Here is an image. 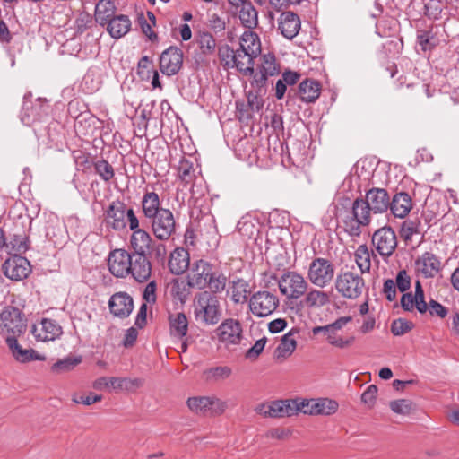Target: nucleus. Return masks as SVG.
Listing matches in <instances>:
<instances>
[{
    "label": "nucleus",
    "instance_id": "dca6fc26",
    "mask_svg": "<svg viewBox=\"0 0 459 459\" xmlns=\"http://www.w3.org/2000/svg\"><path fill=\"white\" fill-rule=\"evenodd\" d=\"M3 272L10 280L18 281L26 279L30 274L31 265L26 257L13 255L4 263Z\"/></svg>",
    "mask_w": 459,
    "mask_h": 459
},
{
    "label": "nucleus",
    "instance_id": "f3484780",
    "mask_svg": "<svg viewBox=\"0 0 459 459\" xmlns=\"http://www.w3.org/2000/svg\"><path fill=\"white\" fill-rule=\"evenodd\" d=\"M300 405L303 408V413L308 415L330 416L339 408L338 403L329 398L301 399Z\"/></svg>",
    "mask_w": 459,
    "mask_h": 459
},
{
    "label": "nucleus",
    "instance_id": "0eeeda50",
    "mask_svg": "<svg viewBox=\"0 0 459 459\" xmlns=\"http://www.w3.org/2000/svg\"><path fill=\"white\" fill-rule=\"evenodd\" d=\"M186 404L195 414L210 417L221 415L227 409V403L215 395L189 397Z\"/></svg>",
    "mask_w": 459,
    "mask_h": 459
},
{
    "label": "nucleus",
    "instance_id": "603ef678",
    "mask_svg": "<svg viewBox=\"0 0 459 459\" xmlns=\"http://www.w3.org/2000/svg\"><path fill=\"white\" fill-rule=\"evenodd\" d=\"M261 71L270 76L276 75L280 73V66L277 64L275 56L273 54L268 53L263 56Z\"/></svg>",
    "mask_w": 459,
    "mask_h": 459
},
{
    "label": "nucleus",
    "instance_id": "052dcab7",
    "mask_svg": "<svg viewBox=\"0 0 459 459\" xmlns=\"http://www.w3.org/2000/svg\"><path fill=\"white\" fill-rule=\"evenodd\" d=\"M394 282L401 292L407 293L406 291L411 288V280L405 270H401L397 273Z\"/></svg>",
    "mask_w": 459,
    "mask_h": 459
},
{
    "label": "nucleus",
    "instance_id": "58836bf2",
    "mask_svg": "<svg viewBox=\"0 0 459 459\" xmlns=\"http://www.w3.org/2000/svg\"><path fill=\"white\" fill-rule=\"evenodd\" d=\"M354 258L360 273H368L371 268V254L366 244L359 245L354 252Z\"/></svg>",
    "mask_w": 459,
    "mask_h": 459
},
{
    "label": "nucleus",
    "instance_id": "20e7f679",
    "mask_svg": "<svg viewBox=\"0 0 459 459\" xmlns=\"http://www.w3.org/2000/svg\"><path fill=\"white\" fill-rule=\"evenodd\" d=\"M307 278L312 285L324 289L335 281V265L327 258L315 257L308 265Z\"/></svg>",
    "mask_w": 459,
    "mask_h": 459
},
{
    "label": "nucleus",
    "instance_id": "e2e57ef3",
    "mask_svg": "<svg viewBox=\"0 0 459 459\" xmlns=\"http://www.w3.org/2000/svg\"><path fill=\"white\" fill-rule=\"evenodd\" d=\"M428 311L431 316L439 318H445L448 315V308L432 299L429 302Z\"/></svg>",
    "mask_w": 459,
    "mask_h": 459
},
{
    "label": "nucleus",
    "instance_id": "13d9d810",
    "mask_svg": "<svg viewBox=\"0 0 459 459\" xmlns=\"http://www.w3.org/2000/svg\"><path fill=\"white\" fill-rule=\"evenodd\" d=\"M420 221L417 220L404 221L401 227V234L405 239H411L415 234L420 233L419 230Z\"/></svg>",
    "mask_w": 459,
    "mask_h": 459
},
{
    "label": "nucleus",
    "instance_id": "49530a36",
    "mask_svg": "<svg viewBox=\"0 0 459 459\" xmlns=\"http://www.w3.org/2000/svg\"><path fill=\"white\" fill-rule=\"evenodd\" d=\"M197 43L203 55L210 56L215 52L216 40L210 32L199 33Z\"/></svg>",
    "mask_w": 459,
    "mask_h": 459
},
{
    "label": "nucleus",
    "instance_id": "774afa93",
    "mask_svg": "<svg viewBox=\"0 0 459 459\" xmlns=\"http://www.w3.org/2000/svg\"><path fill=\"white\" fill-rule=\"evenodd\" d=\"M396 285L394 280L387 279L384 281L383 293L388 301H394L396 299Z\"/></svg>",
    "mask_w": 459,
    "mask_h": 459
},
{
    "label": "nucleus",
    "instance_id": "2f4dec72",
    "mask_svg": "<svg viewBox=\"0 0 459 459\" xmlns=\"http://www.w3.org/2000/svg\"><path fill=\"white\" fill-rule=\"evenodd\" d=\"M160 196L153 191H146L142 199V210L147 220L161 212Z\"/></svg>",
    "mask_w": 459,
    "mask_h": 459
},
{
    "label": "nucleus",
    "instance_id": "a18cd8bd",
    "mask_svg": "<svg viewBox=\"0 0 459 459\" xmlns=\"http://www.w3.org/2000/svg\"><path fill=\"white\" fill-rule=\"evenodd\" d=\"M93 167L96 174L106 183L109 182L115 177L114 168L104 159L94 161Z\"/></svg>",
    "mask_w": 459,
    "mask_h": 459
},
{
    "label": "nucleus",
    "instance_id": "338daca9",
    "mask_svg": "<svg viewBox=\"0 0 459 459\" xmlns=\"http://www.w3.org/2000/svg\"><path fill=\"white\" fill-rule=\"evenodd\" d=\"M156 290L157 285L154 281H150L144 288L143 293V299L147 304H155L157 300L156 296Z\"/></svg>",
    "mask_w": 459,
    "mask_h": 459
},
{
    "label": "nucleus",
    "instance_id": "7ed1b4c3",
    "mask_svg": "<svg viewBox=\"0 0 459 459\" xmlns=\"http://www.w3.org/2000/svg\"><path fill=\"white\" fill-rule=\"evenodd\" d=\"M195 315L197 320H201L205 325L217 324L221 316L219 298L208 290L196 294L195 297Z\"/></svg>",
    "mask_w": 459,
    "mask_h": 459
},
{
    "label": "nucleus",
    "instance_id": "7c9ffc66",
    "mask_svg": "<svg viewBox=\"0 0 459 459\" xmlns=\"http://www.w3.org/2000/svg\"><path fill=\"white\" fill-rule=\"evenodd\" d=\"M321 84L314 79H306L299 85V98L303 102L313 103L320 96Z\"/></svg>",
    "mask_w": 459,
    "mask_h": 459
},
{
    "label": "nucleus",
    "instance_id": "f257e3e1",
    "mask_svg": "<svg viewBox=\"0 0 459 459\" xmlns=\"http://www.w3.org/2000/svg\"><path fill=\"white\" fill-rule=\"evenodd\" d=\"M260 53V38L251 30L241 35L238 48L233 49L225 44L218 49L220 63L225 70L236 69L246 76L254 74L255 59Z\"/></svg>",
    "mask_w": 459,
    "mask_h": 459
},
{
    "label": "nucleus",
    "instance_id": "c03bdc74",
    "mask_svg": "<svg viewBox=\"0 0 459 459\" xmlns=\"http://www.w3.org/2000/svg\"><path fill=\"white\" fill-rule=\"evenodd\" d=\"M416 40L424 52L434 49L437 45L431 28L429 30H417Z\"/></svg>",
    "mask_w": 459,
    "mask_h": 459
},
{
    "label": "nucleus",
    "instance_id": "a878e982",
    "mask_svg": "<svg viewBox=\"0 0 459 459\" xmlns=\"http://www.w3.org/2000/svg\"><path fill=\"white\" fill-rule=\"evenodd\" d=\"M190 255L185 248H176L171 252L169 259V268L173 274L179 275L185 273L189 267Z\"/></svg>",
    "mask_w": 459,
    "mask_h": 459
},
{
    "label": "nucleus",
    "instance_id": "e433bc0d",
    "mask_svg": "<svg viewBox=\"0 0 459 459\" xmlns=\"http://www.w3.org/2000/svg\"><path fill=\"white\" fill-rule=\"evenodd\" d=\"M299 331L295 328L285 333L281 340L280 344L276 349L277 358L290 357L297 348V341L295 335Z\"/></svg>",
    "mask_w": 459,
    "mask_h": 459
},
{
    "label": "nucleus",
    "instance_id": "c9c22d12",
    "mask_svg": "<svg viewBox=\"0 0 459 459\" xmlns=\"http://www.w3.org/2000/svg\"><path fill=\"white\" fill-rule=\"evenodd\" d=\"M238 18L241 24L247 30H253L258 26V12L250 1L239 8Z\"/></svg>",
    "mask_w": 459,
    "mask_h": 459
},
{
    "label": "nucleus",
    "instance_id": "c756f323",
    "mask_svg": "<svg viewBox=\"0 0 459 459\" xmlns=\"http://www.w3.org/2000/svg\"><path fill=\"white\" fill-rule=\"evenodd\" d=\"M302 306L309 308L322 307L330 303V294L322 290L310 288L304 295Z\"/></svg>",
    "mask_w": 459,
    "mask_h": 459
},
{
    "label": "nucleus",
    "instance_id": "0e129e2a",
    "mask_svg": "<svg viewBox=\"0 0 459 459\" xmlns=\"http://www.w3.org/2000/svg\"><path fill=\"white\" fill-rule=\"evenodd\" d=\"M377 394V387L375 385H370L361 394V402L368 408H372L376 403Z\"/></svg>",
    "mask_w": 459,
    "mask_h": 459
},
{
    "label": "nucleus",
    "instance_id": "72a5a7b5",
    "mask_svg": "<svg viewBox=\"0 0 459 459\" xmlns=\"http://www.w3.org/2000/svg\"><path fill=\"white\" fill-rule=\"evenodd\" d=\"M152 242V239L145 230L134 231L130 238V246L134 250L132 254H147L151 249Z\"/></svg>",
    "mask_w": 459,
    "mask_h": 459
},
{
    "label": "nucleus",
    "instance_id": "473e14b6",
    "mask_svg": "<svg viewBox=\"0 0 459 459\" xmlns=\"http://www.w3.org/2000/svg\"><path fill=\"white\" fill-rule=\"evenodd\" d=\"M231 290V300L235 304H244L247 301L250 294L248 281L242 278H237L230 281Z\"/></svg>",
    "mask_w": 459,
    "mask_h": 459
},
{
    "label": "nucleus",
    "instance_id": "9b49d317",
    "mask_svg": "<svg viewBox=\"0 0 459 459\" xmlns=\"http://www.w3.org/2000/svg\"><path fill=\"white\" fill-rule=\"evenodd\" d=\"M371 242L375 250L383 259L390 257L398 245L395 231L390 226H384L377 230L372 235Z\"/></svg>",
    "mask_w": 459,
    "mask_h": 459
},
{
    "label": "nucleus",
    "instance_id": "4c0bfd02",
    "mask_svg": "<svg viewBox=\"0 0 459 459\" xmlns=\"http://www.w3.org/2000/svg\"><path fill=\"white\" fill-rule=\"evenodd\" d=\"M116 6L111 0H100L95 7V20L104 26L115 15Z\"/></svg>",
    "mask_w": 459,
    "mask_h": 459
},
{
    "label": "nucleus",
    "instance_id": "2eb2a0df",
    "mask_svg": "<svg viewBox=\"0 0 459 459\" xmlns=\"http://www.w3.org/2000/svg\"><path fill=\"white\" fill-rule=\"evenodd\" d=\"M126 204L119 200L111 202L104 212V222L107 228L116 231L126 229Z\"/></svg>",
    "mask_w": 459,
    "mask_h": 459
},
{
    "label": "nucleus",
    "instance_id": "09e8293b",
    "mask_svg": "<svg viewBox=\"0 0 459 459\" xmlns=\"http://www.w3.org/2000/svg\"><path fill=\"white\" fill-rule=\"evenodd\" d=\"M190 288L191 287L187 285V282L185 283L184 281L175 280L171 283L170 294L173 299H178L180 302H185L190 294Z\"/></svg>",
    "mask_w": 459,
    "mask_h": 459
},
{
    "label": "nucleus",
    "instance_id": "de8ad7c7",
    "mask_svg": "<svg viewBox=\"0 0 459 459\" xmlns=\"http://www.w3.org/2000/svg\"><path fill=\"white\" fill-rule=\"evenodd\" d=\"M423 13L429 20L437 21L441 18L443 3L441 0H423Z\"/></svg>",
    "mask_w": 459,
    "mask_h": 459
},
{
    "label": "nucleus",
    "instance_id": "5fc2aeb1",
    "mask_svg": "<svg viewBox=\"0 0 459 459\" xmlns=\"http://www.w3.org/2000/svg\"><path fill=\"white\" fill-rule=\"evenodd\" d=\"M351 316H342L337 318L334 322L331 324V327L329 332L325 333L327 342L332 345V342H333L337 337V332L342 330L348 323L351 322Z\"/></svg>",
    "mask_w": 459,
    "mask_h": 459
},
{
    "label": "nucleus",
    "instance_id": "b1692460",
    "mask_svg": "<svg viewBox=\"0 0 459 459\" xmlns=\"http://www.w3.org/2000/svg\"><path fill=\"white\" fill-rule=\"evenodd\" d=\"M415 270L425 278H433L440 272L441 262L433 253L424 252L415 260Z\"/></svg>",
    "mask_w": 459,
    "mask_h": 459
},
{
    "label": "nucleus",
    "instance_id": "ea45409f",
    "mask_svg": "<svg viewBox=\"0 0 459 459\" xmlns=\"http://www.w3.org/2000/svg\"><path fill=\"white\" fill-rule=\"evenodd\" d=\"M82 361V356H67L58 359L51 366V371L55 374H62L72 371Z\"/></svg>",
    "mask_w": 459,
    "mask_h": 459
},
{
    "label": "nucleus",
    "instance_id": "a19ab883",
    "mask_svg": "<svg viewBox=\"0 0 459 459\" xmlns=\"http://www.w3.org/2000/svg\"><path fill=\"white\" fill-rule=\"evenodd\" d=\"M264 417L284 418L286 417L282 400L273 401L270 404H261L256 409Z\"/></svg>",
    "mask_w": 459,
    "mask_h": 459
},
{
    "label": "nucleus",
    "instance_id": "4468645a",
    "mask_svg": "<svg viewBox=\"0 0 459 459\" xmlns=\"http://www.w3.org/2000/svg\"><path fill=\"white\" fill-rule=\"evenodd\" d=\"M183 60L182 49L176 46H170L160 54V70L167 76L176 75L183 66Z\"/></svg>",
    "mask_w": 459,
    "mask_h": 459
},
{
    "label": "nucleus",
    "instance_id": "6e6d98bb",
    "mask_svg": "<svg viewBox=\"0 0 459 459\" xmlns=\"http://www.w3.org/2000/svg\"><path fill=\"white\" fill-rule=\"evenodd\" d=\"M13 358L21 363H27L34 360L43 361L46 359L44 355L39 354L33 349H22L18 351H16V354L14 353Z\"/></svg>",
    "mask_w": 459,
    "mask_h": 459
},
{
    "label": "nucleus",
    "instance_id": "f8f14e48",
    "mask_svg": "<svg viewBox=\"0 0 459 459\" xmlns=\"http://www.w3.org/2000/svg\"><path fill=\"white\" fill-rule=\"evenodd\" d=\"M152 231L156 238L161 241L169 239L176 231V221L169 209H161V212L148 220Z\"/></svg>",
    "mask_w": 459,
    "mask_h": 459
},
{
    "label": "nucleus",
    "instance_id": "9d476101",
    "mask_svg": "<svg viewBox=\"0 0 459 459\" xmlns=\"http://www.w3.org/2000/svg\"><path fill=\"white\" fill-rule=\"evenodd\" d=\"M279 304L278 296L268 290L255 292L249 299V309L257 317L272 315L277 309Z\"/></svg>",
    "mask_w": 459,
    "mask_h": 459
},
{
    "label": "nucleus",
    "instance_id": "864d4df0",
    "mask_svg": "<svg viewBox=\"0 0 459 459\" xmlns=\"http://www.w3.org/2000/svg\"><path fill=\"white\" fill-rule=\"evenodd\" d=\"M11 248L13 252L19 254H24L30 247L29 238L24 234H14L10 239Z\"/></svg>",
    "mask_w": 459,
    "mask_h": 459
},
{
    "label": "nucleus",
    "instance_id": "f03ea898",
    "mask_svg": "<svg viewBox=\"0 0 459 459\" xmlns=\"http://www.w3.org/2000/svg\"><path fill=\"white\" fill-rule=\"evenodd\" d=\"M372 209L367 202L358 197L352 202L351 212L343 220L345 231L352 238L360 237L362 227H367L371 222Z\"/></svg>",
    "mask_w": 459,
    "mask_h": 459
},
{
    "label": "nucleus",
    "instance_id": "6e6552de",
    "mask_svg": "<svg viewBox=\"0 0 459 459\" xmlns=\"http://www.w3.org/2000/svg\"><path fill=\"white\" fill-rule=\"evenodd\" d=\"M31 96L30 92L24 95L23 106L20 114L22 123L28 126L48 117L51 109L50 105L44 99L38 98L34 102L29 100Z\"/></svg>",
    "mask_w": 459,
    "mask_h": 459
},
{
    "label": "nucleus",
    "instance_id": "412c9836",
    "mask_svg": "<svg viewBox=\"0 0 459 459\" xmlns=\"http://www.w3.org/2000/svg\"><path fill=\"white\" fill-rule=\"evenodd\" d=\"M110 313L119 318H126L134 309L133 298L126 292L113 294L108 301Z\"/></svg>",
    "mask_w": 459,
    "mask_h": 459
},
{
    "label": "nucleus",
    "instance_id": "6ab92c4d",
    "mask_svg": "<svg viewBox=\"0 0 459 459\" xmlns=\"http://www.w3.org/2000/svg\"><path fill=\"white\" fill-rule=\"evenodd\" d=\"M132 254L125 249H115L109 253L108 266L109 272L117 278L129 275Z\"/></svg>",
    "mask_w": 459,
    "mask_h": 459
},
{
    "label": "nucleus",
    "instance_id": "4d7b16f0",
    "mask_svg": "<svg viewBox=\"0 0 459 459\" xmlns=\"http://www.w3.org/2000/svg\"><path fill=\"white\" fill-rule=\"evenodd\" d=\"M389 405L394 413L401 415L410 414L412 409V402L408 399L391 401Z\"/></svg>",
    "mask_w": 459,
    "mask_h": 459
},
{
    "label": "nucleus",
    "instance_id": "69168bd1",
    "mask_svg": "<svg viewBox=\"0 0 459 459\" xmlns=\"http://www.w3.org/2000/svg\"><path fill=\"white\" fill-rule=\"evenodd\" d=\"M267 339L265 337H263L259 340H257L255 344L247 351L246 352V358L255 359L264 351V346L266 344Z\"/></svg>",
    "mask_w": 459,
    "mask_h": 459
},
{
    "label": "nucleus",
    "instance_id": "aec40b11",
    "mask_svg": "<svg viewBox=\"0 0 459 459\" xmlns=\"http://www.w3.org/2000/svg\"><path fill=\"white\" fill-rule=\"evenodd\" d=\"M220 342L226 347L237 345L242 338V327L238 320L230 318L223 321L216 329Z\"/></svg>",
    "mask_w": 459,
    "mask_h": 459
},
{
    "label": "nucleus",
    "instance_id": "ddd939ff",
    "mask_svg": "<svg viewBox=\"0 0 459 459\" xmlns=\"http://www.w3.org/2000/svg\"><path fill=\"white\" fill-rule=\"evenodd\" d=\"M212 265L213 264L204 259L194 261L186 274L187 285L193 289L205 290L207 277L212 270Z\"/></svg>",
    "mask_w": 459,
    "mask_h": 459
},
{
    "label": "nucleus",
    "instance_id": "a211bd4d",
    "mask_svg": "<svg viewBox=\"0 0 459 459\" xmlns=\"http://www.w3.org/2000/svg\"><path fill=\"white\" fill-rule=\"evenodd\" d=\"M30 333L38 342H50L61 337L62 326L54 319L42 318L31 326Z\"/></svg>",
    "mask_w": 459,
    "mask_h": 459
},
{
    "label": "nucleus",
    "instance_id": "393cba45",
    "mask_svg": "<svg viewBox=\"0 0 459 459\" xmlns=\"http://www.w3.org/2000/svg\"><path fill=\"white\" fill-rule=\"evenodd\" d=\"M374 213L387 212L390 206V196L384 188L373 187L366 192L365 199Z\"/></svg>",
    "mask_w": 459,
    "mask_h": 459
},
{
    "label": "nucleus",
    "instance_id": "c85d7f7f",
    "mask_svg": "<svg viewBox=\"0 0 459 459\" xmlns=\"http://www.w3.org/2000/svg\"><path fill=\"white\" fill-rule=\"evenodd\" d=\"M400 303L402 308L406 312L417 310L421 315L428 312L429 303L425 300V294L413 295L412 292L403 293Z\"/></svg>",
    "mask_w": 459,
    "mask_h": 459
},
{
    "label": "nucleus",
    "instance_id": "423d86ee",
    "mask_svg": "<svg viewBox=\"0 0 459 459\" xmlns=\"http://www.w3.org/2000/svg\"><path fill=\"white\" fill-rule=\"evenodd\" d=\"M336 291L344 299H356L365 289L362 276L351 271H341L334 281Z\"/></svg>",
    "mask_w": 459,
    "mask_h": 459
},
{
    "label": "nucleus",
    "instance_id": "680f3d73",
    "mask_svg": "<svg viewBox=\"0 0 459 459\" xmlns=\"http://www.w3.org/2000/svg\"><path fill=\"white\" fill-rule=\"evenodd\" d=\"M301 399H287L282 400L286 417H290L298 414V412H303V408L300 405Z\"/></svg>",
    "mask_w": 459,
    "mask_h": 459
},
{
    "label": "nucleus",
    "instance_id": "cd10ccee",
    "mask_svg": "<svg viewBox=\"0 0 459 459\" xmlns=\"http://www.w3.org/2000/svg\"><path fill=\"white\" fill-rule=\"evenodd\" d=\"M412 208V201L406 192L396 193L390 203L389 209L397 218H404Z\"/></svg>",
    "mask_w": 459,
    "mask_h": 459
},
{
    "label": "nucleus",
    "instance_id": "bf43d9fd",
    "mask_svg": "<svg viewBox=\"0 0 459 459\" xmlns=\"http://www.w3.org/2000/svg\"><path fill=\"white\" fill-rule=\"evenodd\" d=\"M412 326L413 325L411 322L399 318L392 323L391 332L394 335L400 336L408 333L412 328Z\"/></svg>",
    "mask_w": 459,
    "mask_h": 459
},
{
    "label": "nucleus",
    "instance_id": "79ce46f5",
    "mask_svg": "<svg viewBox=\"0 0 459 459\" xmlns=\"http://www.w3.org/2000/svg\"><path fill=\"white\" fill-rule=\"evenodd\" d=\"M188 322L184 313H177L170 316V332L171 334L182 338L187 333Z\"/></svg>",
    "mask_w": 459,
    "mask_h": 459
},
{
    "label": "nucleus",
    "instance_id": "3c124183",
    "mask_svg": "<svg viewBox=\"0 0 459 459\" xmlns=\"http://www.w3.org/2000/svg\"><path fill=\"white\" fill-rule=\"evenodd\" d=\"M195 168L193 162L188 160L182 159L179 161L178 172L179 178L185 182L189 183L195 178Z\"/></svg>",
    "mask_w": 459,
    "mask_h": 459
},
{
    "label": "nucleus",
    "instance_id": "37998d69",
    "mask_svg": "<svg viewBox=\"0 0 459 459\" xmlns=\"http://www.w3.org/2000/svg\"><path fill=\"white\" fill-rule=\"evenodd\" d=\"M231 373L232 370L230 367L218 366L205 369L203 376L207 382H219L229 378Z\"/></svg>",
    "mask_w": 459,
    "mask_h": 459
},
{
    "label": "nucleus",
    "instance_id": "1a4fd4ad",
    "mask_svg": "<svg viewBox=\"0 0 459 459\" xmlns=\"http://www.w3.org/2000/svg\"><path fill=\"white\" fill-rule=\"evenodd\" d=\"M281 293L289 299H298L305 295L308 283L299 273L288 271L278 281Z\"/></svg>",
    "mask_w": 459,
    "mask_h": 459
},
{
    "label": "nucleus",
    "instance_id": "f704fd0d",
    "mask_svg": "<svg viewBox=\"0 0 459 459\" xmlns=\"http://www.w3.org/2000/svg\"><path fill=\"white\" fill-rule=\"evenodd\" d=\"M206 281V289H209L208 291L216 295L225 290L228 277L213 264L212 270L210 271Z\"/></svg>",
    "mask_w": 459,
    "mask_h": 459
},
{
    "label": "nucleus",
    "instance_id": "bb28decb",
    "mask_svg": "<svg viewBox=\"0 0 459 459\" xmlns=\"http://www.w3.org/2000/svg\"><path fill=\"white\" fill-rule=\"evenodd\" d=\"M105 25H107V31L110 37L118 39L130 31L132 22L127 15L118 14L114 16Z\"/></svg>",
    "mask_w": 459,
    "mask_h": 459
},
{
    "label": "nucleus",
    "instance_id": "39448f33",
    "mask_svg": "<svg viewBox=\"0 0 459 459\" xmlns=\"http://www.w3.org/2000/svg\"><path fill=\"white\" fill-rule=\"evenodd\" d=\"M27 330V319L18 307H5L0 314V333L6 336H22Z\"/></svg>",
    "mask_w": 459,
    "mask_h": 459
},
{
    "label": "nucleus",
    "instance_id": "4be33fe9",
    "mask_svg": "<svg viewBox=\"0 0 459 459\" xmlns=\"http://www.w3.org/2000/svg\"><path fill=\"white\" fill-rule=\"evenodd\" d=\"M129 274L138 282H145L152 274V264L147 254H132Z\"/></svg>",
    "mask_w": 459,
    "mask_h": 459
},
{
    "label": "nucleus",
    "instance_id": "8fccbe9b",
    "mask_svg": "<svg viewBox=\"0 0 459 459\" xmlns=\"http://www.w3.org/2000/svg\"><path fill=\"white\" fill-rule=\"evenodd\" d=\"M112 384L116 385L118 390L133 392L143 385V380L138 377H119V379H113Z\"/></svg>",
    "mask_w": 459,
    "mask_h": 459
},
{
    "label": "nucleus",
    "instance_id": "5701e85b",
    "mask_svg": "<svg viewBox=\"0 0 459 459\" xmlns=\"http://www.w3.org/2000/svg\"><path fill=\"white\" fill-rule=\"evenodd\" d=\"M301 28L299 16L290 11L282 12L278 18V30L287 39L295 38Z\"/></svg>",
    "mask_w": 459,
    "mask_h": 459
}]
</instances>
